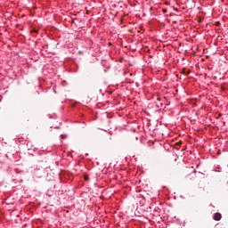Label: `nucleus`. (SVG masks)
I'll return each instance as SVG.
<instances>
[{"instance_id": "obj_10", "label": "nucleus", "mask_w": 228, "mask_h": 228, "mask_svg": "<svg viewBox=\"0 0 228 228\" xmlns=\"http://www.w3.org/2000/svg\"><path fill=\"white\" fill-rule=\"evenodd\" d=\"M157 108H159V105H157Z\"/></svg>"}, {"instance_id": "obj_4", "label": "nucleus", "mask_w": 228, "mask_h": 228, "mask_svg": "<svg viewBox=\"0 0 228 228\" xmlns=\"http://www.w3.org/2000/svg\"><path fill=\"white\" fill-rule=\"evenodd\" d=\"M186 179H191V174L187 175Z\"/></svg>"}, {"instance_id": "obj_8", "label": "nucleus", "mask_w": 228, "mask_h": 228, "mask_svg": "<svg viewBox=\"0 0 228 228\" xmlns=\"http://www.w3.org/2000/svg\"><path fill=\"white\" fill-rule=\"evenodd\" d=\"M175 12H177V11H178V9H177V8H175Z\"/></svg>"}, {"instance_id": "obj_3", "label": "nucleus", "mask_w": 228, "mask_h": 228, "mask_svg": "<svg viewBox=\"0 0 228 228\" xmlns=\"http://www.w3.org/2000/svg\"><path fill=\"white\" fill-rule=\"evenodd\" d=\"M84 179H85V181H90V177H88V175H85Z\"/></svg>"}, {"instance_id": "obj_7", "label": "nucleus", "mask_w": 228, "mask_h": 228, "mask_svg": "<svg viewBox=\"0 0 228 228\" xmlns=\"http://www.w3.org/2000/svg\"><path fill=\"white\" fill-rule=\"evenodd\" d=\"M150 12H152V7H150Z\"/></svg>"}, {"instance_id": "obj_2", "label": "nucleus", "mask_w": 228, "mask_h": 228, "mask_svg": "<svg viewBox=\"0 0 228 228\" xmlns=\"http://www.w3.org/2000/svg\"><path fill=\"white\" fill-rule=\"evenodd\" d=\"M61 140H65V138H67V134H61Z\"/></svg>"}, {"instance_id": "obj_1", "label": "nucleus", "mask_w": 228, "mask_h": 228, "mask_svg": "<svg viewBox=\"0 0 228 228\" xmlns=\"http://www.w3.org/2000/svg\"><path fill=\"white\" fill-rule=\"evenodd\" d=\"M213 218L216 222H220V220H222V214L219 212L215 213Z\"/></svg>"}, {"instance_id": "obj_6", "label": "nucleus", "mask_w": 228, "mask_h": 228, "mask_svg": "<svg viewBox=\"0 0 228 228\" xmlns=\"http://www.w3.org/2000/svg\"><path fill=\"white\" fill-rule=\"evenodd\" d=\"M191 174H194V175L197 174V170L194 169V170L191 172Z\"/></svg>"}, {"instance_id": "obj_5", "label": "nucleus", "mask_w": 228, "mask_h": 228, "mask_svg": "<svg viewBox=\"0 0 228 228\" xmlns=\"http://www.w3.org/2000/svg\"><path fill=\"white\" fill-rule=\"evenodd\" d=\"M167 9H162L163 13H167Z\"/></svg>"}, {"instance_id": "obj_9", "label": "nucleus", "mask_w": 228, "mask_h": 228, "mask_svg": "<svg viewBox=\"0 0 228 228\" xmlns=\"http://www.w3.org/2000/svg\"><path fill=\"white\" fill-rule=\"evenodd\" d=\"M35 33H38V30H35Z\"/></svg>"}]
</instances>
